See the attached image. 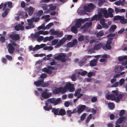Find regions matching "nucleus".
<instances>
[{
	"mask_svg": "<svg viewBox=\"0 0 127 127\" xmlns=\"http://www.w3.org/2000/svg\"><path fill=\"white\" fill-rule=\"evenodd\" d=\"M49 32L51 33V34L53 35H57L58 37H61L63 35V32L62 31L61 32H59L58 31H55L54 29H51L50 30Z\"/></svg>",
	"mask_w": 127,
	"mask_h": 127,
	"instance_id": "obj_1",
	"label": "nucleus"
},
{
	"mask_svg": "<svg viewBox=\"0 0 127 127\" xmlns=\"http://www.w3.org/2000/svg\"><path fill=\"white\" fill-rule=\"evenodd\" d=\"M92 57V56L87 55L85 56L82 59L80 60L78 64L80 66H83L86 64L85 62L88 58H90Z\"/></svg>",
	"mask_w": 127,
	"mask_h": 127,
	"instance_id": "obj_2",
	"label": "nucleus"
},
{
	"mask_svg": "<svg viewBox=\"0 0 127 127\" xmlns=\"http://www.w3.org/2000/svg\"><path fill=\"white\" fill-rule=\"evenodd\" d=\"M10 38L13 40L17 41L20 39V37L19 34H16L14 33H12L10 34L9 36Z\"/></svg>",
	"mask_w": 127,
	"mask_h": 127,
	"instance_id": "obj_3",
	"label": "nucleus"
},
{
	"mask_svg": "<svg viewBox=\"0 0 127 127\" xmlns=\"http://www.w3.org/2000/svg\"><path fill=\"white\" fill-rule=\"evenodd\" d=\"M86 106L84 105L80 104L78 105L77 107L78 114H81L86 109Z\"/></svg>",
	"mask_w": 127,
	"mask_h": 127,
	"instance_id": "obj_4",
	"label": "nucleus"
},
{
	"mask_svg": "<svg viewBox=\"0 0 127 127\" xmlns=\"http://www.w3.org/2000/svg\"><path fill=\"white\" fill-rule=\"evenodd\" d=\"M48 91V89H46L45 91L41 94L42 97L44 99H46L49 98L52 95V94L50 93L48 94L47 93Z\"/></svg>",
	"mask_w": 127,
	"mask_h": 127,
	"instance_id": "obj_5",
	"label": "nucleus"
},
{
	"mask_svg": "<svg viewBox=\"0 0 127 127\" xmlns=\"http://www.w3.org/2000/svg\"><path fill=\"white\" fill-rule=\"evenodd\" d=\"M67 90H69L70 92H73L74 89V85L70 83H68L65 85Z\"/></svg>",
	"mask_w": 127,
	"mask_h": 127,
	"instance_id": "obj_6",
	"label": "nucleus"
},
{
	"mask_svg": "<svg viewBox=\"0 0 127 127\" xmlns=\"http://www.w3.org/2000/svg\"><path fill=\"white\" fill-rule=\"evenodd\" d=\"M7 48L8 52L10 54H12L14 53L15 48L11 43H9L8 44Z\"/></svg>",
	"mask_w": 127,
	"mask_h": 127,
	"instance_id": "obj_7",
	"label": "nucleus"
},
{
	"mask_svg": "<svg viewBox=\"0 0 127 127\" xmlns=\"http://www.w3.org/2000/svg\"><path fill=\"white\" fill-rule=\"evenodd\" d=\"M52 108L51 104L47 102H46L45 105L43 107L44 109L46 111H49L50 110L52 109Z\"/></svg>",
	"mask_w": 127,
	"mask_h": 127,
	"instance_id": "obj_8",
	"label": "nucleus"
},
{
	"mask_svg": "<svg viewBox=\"0 0 127 127\" xmlns=\"http://www.w3.org/2000/svg\"><path fill=\"white\" fill-rule=\"evenodd\" d=\"M66 41V39H65V38L63 37L59 41L55 46L57 47H60L61 45L64 44Z\"/></svg>",
	"mask_w": 127,
	"mask_h": 127,
	"instance_id": "obj_9",
	"label": "nucleus"
},
{
	"mask_svg": "<svg viewBox=\"0 0 127 127\" xmlns=\"http://www.w3.org/2000/svg\"><path fill=\"white\" fill-rule=\"evenodd\" d=\"M106 99L108 100L111 99L112 100H114L115 98V96L113 94L106 95Z\"/></svg>",
	"mask_w": 127,
	"mask_h": 127,
	"instance_id": "obj_10",
	"label": "nucleus"
},
{
	"mask_svg": "<svg viewBox=\"0 0 127 127\" xmlns=\"http://www.w3.org/2000/svg\"><path fill=\"white\" fill-rule=\"evenodd\" d=\"M126 119V118L125 117L123 116L120 117L117 121L115 123L116 125L121 124L123 121H125Z\"/></svg>",
	"mask_w": 127,
	"mask_h": 127,
	"instance_id": "obj_11",
	"label": "nucleus"
},
{
	"mask_svg": "<svg viewBox=\"0 0 127 127\" xmlns=\"http://www.w3.org/2000/svg\"><path fill=\"white\" fill-rule=\"evenodd\" d=\"M103 44L102 43H99L95 45L94 47V49L95 50H97L100 49L101 47L103 48Z\"/></svg>",
	"mask_w": 127,
	"mask_h": 127,
	"instance_id": "obj_12",
	"label": "nucleus"
},
{
	"mask_svg": "<svg viewBox=\"0 0 127 127\" xmlns=\"http://www.w3.org/2000/svg\"><path fill=\"white\" fill-rule=\"evenodd\" d=\"M62 87H60L55 89L53 91V93L55 94H59L61 92Z\"/></svg>",
	"mask_w": 127,
	"mask_h": 127,
	"instance_id": "obj_13",
	"label": "nucleus"
},
{
	"mask_svg": "<svg viewBox=\"0 0 127 127\" xmlns=\"http://www.w3.org/2000/svg\"><path fill=\"white\" fill-rule=\"evenodd\" d=\"M66 57V55L65 53H61L58 56L56 57L55 58L57 60H60L63 57Z\"/></svg>",
	"mask_w": 127,
	"mask_h": 127,
	"instance_id": "obj_14",
	"label": "nucleus"
},
{
	"mask_svg": "<svg viewBox=\"0 0 127 127\" xmlns=\"http://www.w3.org/2000/svg\"><path fill=\"white\" fill-rule=\"evenodd\" d=\"M43 82H44L43 80H39L34 82V84L36 86L38 87L40 85L41 86Z\"/></svg>",
	"mask_w": 127,
	"mask_h": 127,
	"instance_id": "obj_15",
	"label": "nucleus"
},
{
	"mask_svg": "<svg viewBox=\"0 0 127 127\" xmlns=\"http://www.w3.org/2000/svg\"><path fill=\"white\" fill-rule=\"evenodd\" d=\"M97 63V62L96 61V60L94 59L90 61V65L91 66H95L96 65Z\"/></svg>",
	"mask_w": 127,
	"mask_h": 127,
	"instance_id": "obj_16",
	"label": "nucleus"
},
{
	"mask_svg": "<svg viewBox=\"0 0 127 127\" xmlns=\"http://www.w3.org/2000/svg\"><path fill=\"white\" fill-rule=\"evenodd\" d=\"M66 114V112L64 109H59L58 115L63 116L65 115Z\"/></svg>",
	"mask_w": 127,
	"mask_h": 127,
	"instance_id": "obj_17",
	"label": "nucleus"
},
{
	"mask_svg": "<svg viewBox=\"0 0 127 127\" xmlns=\"http://www.w3.org/2000/svg\"><path fill=\"white\" fill-rule=\"evenodd\" d=\"M59 109V108H52V112L55 115H58Z\"/></svg>",
	"mask_w": 127,
	"mask_h": 127,
	"instance_id": "obj_18",
	"label": "nucleus"
},
{
	"mask_svg": "<svg viewBox=\"0 0 127 127\" xmlns=\"http://www.w3.org/2000/svg\"><path fill=\"white\" fill-rule=\"evenodd\" d=\"M10 9L8 8H6L4 12L2 13V16L3 17H5L8 14L10 11Z\"/></svg>",
	"mask_w": 127,
	"mask_h": 127,
	"instance_id": "obj_19",
	"label": "nucleus"
},
{
	"mask_svg": "<svg viewBox=\"0 0 127 127\" xmlns=\"http://www.w3.org/2000/svg\"><path fill=\"white\" fill-rule=\"evenodd\" d=\"M123 97V95L121 94H118V95L117 97L115 96V100L117 102H118L120 101V100Z\"/></svg>",
	"mask_w": 127,
	"mask_h": 127,
	"instance_id": "obj_20",
	"label": "nucleus"
},
{
	"mask_svg": "<svg viewBox=\"0 0 127 127\" xmlns=\"http://www.w3.org/2000/svg\"><path fill=\"white\" fill-rule=\"evenodd\" d=\"M77 28L75 26H73L71 28V31L73 33H76L78 31L77 29Z\"/></svg>",
	"mask_w": 127,
	"mask_h": 127,
	"instance_id": "obj_21",
	"label": "nucleus"
},
{
	"mask_svg": "<svg viewBox=\"0 0 127 127\" xmlns=\"http://www.w3.org/2000/svg\"><path fill=\"white\" fill-rule=\"evenodd\" d=\"M34 11L33 8L32 6H30L29 8L28 14L30 16H31L32 14Z\"/></svg>",
	"mask_w": 127,
	"mask_h": 127,
	"instance_id": "obj_22",
	"label": "nucleus"
},
{
	"mask_svg": "<svg viewBox=\"0 0 127 127\" xmlns=\"http://www.w3.org/2000/svg\"><path fill=\"white\" fill-rule=\"evenodd\" d=\"M118 60L120 62H122L124 60H127V56H119L118 58Z\"/></svg>",
	"mask_w": 127,
	"mask_h": 127,
	"instance_id": "obj_23",
	"label": "nucleus"
},
{
	"mask_svg": "<svg viewBox=\"0 0 127 127\" xmlns=\"http://www.w3.org/2000/svg\"><path fill=\"white\" fill-rule=\"evenodd\" d=\"M55 98H50L48 100L47 103H51L55 105Z\"/></svg>",
	"mask_w": 127,
	"mask_h": 127,
	"instance_id": "obj_24",
	"label": "nucleus"
},
{
	"mask_svg": "<svg viewBox=\"0 0 127 127\" xmlns=\"http://www.w3.org/2000/svg\"><path fill=\"white\" fill-rule=\"evenodd\" d=\"M108 106L109 108L111 110L113 109L115 107L114 103L111 102H109L108 103Z\"/></svg>",
	"mask_w": 127,
	"mask_h": 127,
	"instance_id": "obj_25",
	"label": "nucleus"
},
{
	"mask_svg": "<svg viewBox=\"0 0 127 127\" xmlns=\"http://www.w3.org/2000/svg\"><path fill=\"white\" fill-rule=\"evenodd\" d=\"M28 22V25L31 26V28H34V25L32 23L33 22L31 20L28 19L27 20Z\"/></svg>",
	"mask_w": 127,
	"mask_h": 127,
	"instance_id": "obj_26",
	"label": "nucleus"
},
{
	"mask_svg": "<svg viewBox=\"0 0 127 127\" xmlns=\"http://www.w3.org/2000/svg\"><path fill=\"white\" fill-rule=\"evenodd\" d=\"M111 47L110 45L106 44L105 45H103V49L105 50L106 48L108 50H110L111 49Z\"/></svg>",
	"mask_w": 127,
	"mask_h": 127,
	"instance_id": "obj_27",
	"label": "nucleus"
},
{
	"mask_svg": "<svg viewBox=\"0 0 127 127\" xmlns=\"http://www.w3.org/2000/svg\"><path fill=\"white\" fill-rule=\"evenodd\" d=\"M81 23L79 20H77L76 23L75 24V26L77 28H78L81 26Z\"/></svg>",
	"mask_w": 127,
	"mask_h": 127,
	"instance_id": "obj_28",
	"label": "nucleus"
},
{
	"mask_svg": "<svg viewBox=\"0 0 127 127\" xmlns=\"http://www.w3.org/2000/svg\"><path fill=\"white\" fill-rule=\"evenodd\" d=\"M100 10L101 12H102V13L104 15L107 13V11L106 9L105 8L103 9H99Z\"/></svg>",
	"mask_w": 127,
	"mask_h": 127,
	"instance_id": "obj_29",
	"label": "nucleus"
},
{
	"mask_svg": "<svg viewBox=\"0 0 127 127\" xmlns=\"http://www.w3.org/2000/svg\"><path fill=\"white\" fill-rule=\"evenodd\" d=\"M120 22L122 24H125L127 23V19H125L124 17H122L120 20Z\"/></svg>",
	"mask_w": 127,
	"mask_h": 127,
	"instance_id": "obj_30",
	"label": "nucleus"
},
{
	"mask_svg": "<svg viewBox=\"0 0 127 127\" xmlns=\"http://www.w3.org/2000/svg\"><path fill=\"white\" fill-rule=\"evenodd\" d=\"M104 34V33L103 31L99 32H98L96 34V36L97 37H99L100 36H103Z\"/></svg>",
	"mask_w": 127,
	"mask_h": 127,
	"instance_id": "obj_31",
	"label": "nucleus"
},
{
	"mask_svg": "<svg viewBox=\"0 0 127 127\" xmlns=\"http://www.w3.org/2000/svg\"><path fill=\"white\" fill-rule=\"evenodd\" d=\"M81 90V89H77L74 94V95L75 96H76L78 95L80 93Z\"/></svg>",
	"mask_w": 127,
	"mask_h": 127,
	"instance_id": "obj_32",
	"label": "nucleus"
},
{
	"mask_svg": "<svg viewBox=\"0 0 127 127\" xmlns=\"http://www.w3.org/2000/svg\"><path fill=\"white\" fill-rule=\"evenodd\" d=\"M67 89L65 86L64 88L62 87V90L61 93L62 94H63L67 91Z\"/></svg>",
	"mask_w": 127,
	"mask_h": 127,
	"instance_id": "obj_33",
	"label": "nucleus"
},
{
	"mask_svg": "<svg viewBox=\"0 0 127 127\" xmlns=\"http://www.w3.org/2000/svg\"><path fill=\"white\" fill-rule=\"evenodd\" d=\"M53 23H49L45 27V30L46 29H49L51 26L53 25Z\"/></svg>",
	"mask_w": 127,
	"mask_h": 127,
	"instance_id": "obj_34",
	"label": "nucleus"
},
{
	"mask_svg": "<svg viewBox=\"0 0 127 127\" xmlns=\"http://www.w3.org/2000/svg\"><path fill=\"white\" fill-rule=\"evenodd\" d=\"M61 101L60 98H58L56 99L55 98V105H56L60 103Z\"/></svg>",
	"mask_w": 127,
	"mask_h": 127,
	"instance_id": "obj_35",
	"label": "nucleus"
},
{
	"mask_svg": "<svg viewBox=\"0 0 127 127\" xmlns=\"http://www.w3.org/2000/svg\"><path fill=\"white\" fill-rule=\"evenodd\" d=\"M122 16L117 15L114 17V20H120L121 19V18H122Z\"/></svg>",
	"mask_w": 127,
	"mask_h": 127,
	"instance_id": "obj_36",
	"label": "nucleus"
},
{
	"mask_svg": "<svg viewBox=\"0 0 127 127\" xmlns=\"http://www.w3.org/2000/svg\"><path fill=\"white\" fill-rule=\"evenodd\" d=\"M117 28L116 26L115 25H114L111 26V27L110 28V30L111 31H115Z\"/></svg>",
	"mask_w": 127,
	"mask_h": 127,
	"instance_id": "obj_37",
	"label": "nucleus"
},
{
	"mask_svg": "<svg viewBox=\"0 0 127 127\" xmlns=\"http://www.w3.org/2000/svg\"><path fill=\"white\" fill-rule=\"evenodd\" d=\"M58 40L57 39H54L52 40V45H54L56 44L58 42Z\"/></svg>",
	"mask_w": 127,
	"mask_h": 127,
	"instance_id": "obj_38",
	"label": "nucleus"
},
{
	"mask_svg": "<svg viewBox=\"0 0 127 127\" xmlns=\"http://www.w3.org/2000/svg\"><path fill=\"white\" fill-rule=\"evenodd\" d=\"M72 114V112L70 110L66 111V115L69 117H70L71 114Z\"/></svg>",
	"mask_w": 127,
	"mask_h": 127,
	"instance_id": "obj_39",
	"label": "nucleus"
},
{
	"mask_svg": "<svg viewBox=\"0 0 127 127\" xmlns=\"http://www.w3.org/2000/svg\"><path fill=\"white\" fill-rule=\"evenodd\" d=\"M83 9L85 11L88 12H89L91 11L89 8L88 7V6L84 7Z\"/></svg>",
	"mask_w": 127,
	"mask_h": 127,
	"instance_id": "obj_40",
	"label": "nucleus"
},
{
	"mask_svg": "<svg viewBox=\"0 0 127 127\" xmlns=\"http://www.w3.org/2000/svg\"><path fill=\"white\" fill-rule=\"evenodd\" d=\"M49 85V84L48 82L44 83V82H43L42 85L41 86L43 87H46L48 86Z\"/></svg>",
	"mask_w": 127,
	"mask_h": 127,
	"instance_id": "obj_41",
	"label": "nucleus"
},
{
	"mask_svg": "<svg viewBox=\"0 0 127 127\" xmlns=\"http://www.w3.org/2000/svg\"><path fill=\"white\" fill-rule=\"evenodd\" d=\"M84 39V36L83 35H81L79 37L78 40L79 41H81L83 40Z\"/></svg>",
	"mask_w": 127,
	"mask_h": 127,
	"instance_id": "obj_42",
	"label": "nucleus"
},
{
	"mask_svg": "<svg viewBox=\"0 0 127 127\" xmlns=\"http://www.w3.org/2000/svg\"><path fill=\"white\" fill-rule=\"evenodd\" d=\"M74 45V44L72 42H68L67 44V46L69 47H72Z\"/></svg>",
	"mask_w": 127,
	"mask_h": 127,
	"instance_id": "obj_43",
	"label": "nucleus"
},
{
	"mask_svg": "<svg viewBox=\"0 0 127 127\" xmlns=\"http://www.w3.org/2000/svg\"><path fill=\"white\" fill-rule=\"evenodd\" d=\"M88 7L89 8L90 10H92L94 7V5L92 3H90L88 5Z\"/></svg>",
	"mask_w": 127,
	"mask_h": 127,
	"instance_id": "obj_44",
	"label": "nucleus"
},
{
	"mask_svg": "<svg viewBox=\"0 0 127 127\" xmlns=\"http://www.w3.org/2000/svg\"><path fill=\"white\" fill-rule=\"evenodd\" d=\"M43 13V11L42 10H39L37 13V15L38 16H40L42 15Z\"/></svg>",
	"mask_w": 127,
	"mask_h": 127,
	"instance_id": "obj_45",
	"label": "nucleus"
},
{
	"mask_svg": "<svg viewBox=\"0 0 127 127\" xmlns=\"http://www.w3.org/2000/svg\"><path fill=\"white\" fill-rule=\"evenodd\" d=\"M44 37L42 36H39L37 38V40L38 42H40L43 39Z\"/></svg>",
	"mask_w": 127,
	"mask_h": 127,
	"instance_id": "obj_46",
	"label": "nucleus"
},
{
	"mask_svg": "<svg viewBox=\"0 0 127 127\" xmlns=\"http://www.w3.org/2000/svg\"><path fill=\"white\" fill-rule=\"evenodd\" d=\"M112 92L113 93V94L115 96H117L118 95L119 93L117 90H114L112 91Z\"/></svg>",
	"mask_w": 127,
	"mask_h": 127,
	"instance_id": "obj_47",
	"label": "nucleus"
},
{
	"mask_svg": "<svg viewBox=\"0 0 127 127\" xmlns=\"http://www.w3.org/2000/svg\"><path fill=\"white\" fill-rule=\"evenodd\" d=\"M5 57L7 59L10 61H11L12 60V58L11 56L8 55H6L5 56Z\"/></svg>",
	"mask_w": 127,
	"mask_h": 127,
	"instance_id": "obj_48",
	"label": "nucleus"
},
{
	"mask_svg": "<svg viewBox=\"0 0 127 127\" xmlns=\"http://www.w3.org/2000/svg\"><path fill=\"white\" fill-rule=\"evenodd\" d=\"M40 49V45H36L33 48V51H35L36 50H38Z\"/></svg>",
	"mask_w": 127,
	"mask_h": 127,
	"instance_id": "obj_49",
	"label": "nucleus"
},
{
	"mask_svg": "<svg viewBox=\"0 0 127 127\" xmlns=\"http://www.w3.org/2000/svg\"><path fill=\"white\" fill-rule=\"evenodd\" d=\"M41 7L44 10H46L48 8L47 5L46 4L42 5L41 6Z\"/></svg>",
	"mask_w": 127,
	"mask_h": 127,
	"instance_id": "obj_50",
	"label": "nucleus"
},
{
	"mask_svg": "<svg viewBox=\"0 0 127 127\" xmlns=\"http://www.w3.org/2000/svg\"><path fill=\"white\" fill-rule=\"evenodd\" d=\"M86 113H84L81 116V120H83L86 117Z\"/></svg>",
	"mask_w": 127,
	"mask_h": 127,
	"instance_id": "obj_51",
	"label": "nucleus"
},
{
	"mask_svg": "<svg viewBox=\"0 0 127 127\" xmlns=\"http://www.w3.org/2000/svg\"><path fill=\"white\" fill-rule=\"evenodd\" d=\"M99 13L98 15H97V16L98 17V18L99 19H101L102 16V13L101 12L100 10V9L99 10Z\"/></svg>",
	"mask_w": 127,
	"mask_h": 127,
	"instance_id": "obj_52",
	"label": "nucleus"
},
{
	"mask_svg": "<svg viewBox=\"0 0 127 127\" xmlns=\"http://www.w3.org/2000/svg\"><path fill=\"white\" fill-rule=\"evenodd\" d=\"M1 61L2 62L5 64H7V60L6 59L4 58L3 57L1 59Z\"/></svg>",
	"mask_w": 127,
	"mask_h": 127,
	"instance_id": "obj_53",
	"label": "nucleus"
},
{
	"mask_svg": "<svg viewBox=\"0 0 127 127\" xmlns=\"http://www.w3.org/2000/svg\"><path fill=\"white\" fill-rule=\"evenodd\" d=\"M0 41L2 43L4 42L5 41V37L2 36H1L0 38Z\"/></svg>",
	"mask_w": 127,
	"mask_h": 127,
	"instance_id": "obj_54",
	"label": "nucleus"
},
{
	"mask_svg": "<svg viewBox=\"0 0 127 127\" xmlns=\"http://www.w3.org/2000/svg\"><path fill=\"white\" fill-rule=\"evenodd\" d=\"M7 4L8 7L11 8L12 7V3L11 2L9 1L7 2Z\"/></svg>",
	"mask_w": 127,
	"mask_h": 127,
	"instance_id": "obj_55",
	"label": "nucleus"
},
{
	"mask_svg": "<svg viewBox=\"0 0 127 127\" xmlns=\"http://www.w3.org/2000/svg\"><path fill=\"white\" fill-rule=\"evenodd\" d=\"M92 114H90L89 115V117H88L86 121V123H88L90 121V120L91 119V118L92 116Z\"/></svg>",
	"mask_w": 127,
	"mask_h": 127,
	"instance_id": "obj_56",
	"label": "nucleus"
},
{
	"mask_svg": "<svg viewBox=\"0 0 127 127\" xmlns=\"http://www.w3.org/2000/svg\"><path fill=\"white\" fill-rule=\"evenodd\" d=\"M97 100V98L95 96L93 97L91 99V101L93 103L95 102Z\"/></svg>",
	"mask_w": 127,
	"mask_h": 127,
	"instance_id": "obj_57",
	"label": "nucleus"
},
{
	"mask_svg": "<svg viewBox=\"0 0 127 127\" xmlns=\"http://www.w3.org/2000/svg\"><path fill=\"white\" fill-rule=\"evenodd\" d=\"M102 27L105 29H108L109 28L108 26L106 23H104L102 25Z\"/></svg>",
	"mask_w": 127,
	"mask_h": 127,
	"instance_id": "obj_58",
	"label": "nucleus"
},
{
	"mask_svg": "<svg viewBox=\"0 0 127 127\" xmlns=\"http://www.w3.org/2000/svg\"><path fill=\"white\" fill-rule=\"evenodd\" d=\"M64 105L65 107H68L70 105V103L68 101H66L64 103Z\"/></svg>",
	"mask_w": 127,
	"mask_h": 127,
	"instance_id": "obj_59",
	"label": "nucleus"
},
{
	"mask_svg": "<svg viewBox=\"0 0 127 127\" xmlns=\"http://www.w3.org/2000/svg\"><path fill=\"white\" fill-rule=\"evenodd\" d=\"M125 113V111L124 110H122L120 111L119 113V115L122 116L124 115Z\"/></svg>",
	"mask_w": 127,
	"mask_h": 127,
	"instance_id": "obj_60",
	"label": "nucleus"
},
{
	"mask_svg": "<svg viewBox=\"0 0 127 127\" xmlns=\"http://www.w3.org/2000/svg\"><path fill=\"white\" fill-rule=\"evenodd\" d=\"M47 76V74L45 73H43L41 74L40 76V78H46Z\"/></svg>",
	"mask_w": 127,
	"mask_h": 127,
	"instance_id": "obj_61",
	"label": "nucleus"
},
{
	"mask_svg": "<svg viewBox=\"0 0 127 127\" xmlns=\"http://www.w3.org/2000/svg\"><path fill=\"white\" fill-rule=\"evenodd\" d=\"M124 80L123 79H122L120 80L119 81V85L120 86L122 85L124 83Z\"/></svg>",
	"mask_w": 127,
	"mask_h": 127,
	"instance_id": "obj_62",
	"label": "nucleus"
},
{
	"mask_svg": "<svg viewBox=\"0 0 127 127\" xmlns=\"http://www.w3.org/2000/svg\"><path fill=\"white\" fill-rule=\"evenodd\" d=\"M95 50L94 49V48L93 49H89L88 50V53H90L91 54H92L94 52V50Z\"/></svg>",
	"mask_w": 127,
	"mask_h": 127,
	"instance_id": "obj_63",
	"label": "nucleus"
},
{
	"mask_svg": "<svg viewBox=\"0 0 127 127\" xmlns=\"http://www.w3.org/2000/svg\"><path fill=\"white\" fill-rule=\"evenodd\" d=\"M56 8V6H51L50 7V9L51 10H55Z\"/></svg>",
	"mask_w": 127,
	"mask_h": 127,
	"instance_id": "obj_64",
	"label": "nucleus"
}]
</instances>
